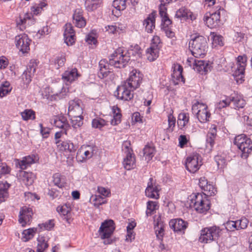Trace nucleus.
Wrapping results in <instances>:
<instances>
[{"mask_svg": "<svg viewBox=\"0 0 252 252\" xmlns=\"http://www.w3.org/2000/svg\"><path fill=\"white\" fill-rule=\"evenodd\" d=\"M247 57L246 55L239 56L237 58V68L233 73L235 80L238 84L244 81V72L247 65Z\"/></svg>", "mask_w": 252, "mask_h": 252, "instance_id": "nucleus-8", "label": "nucleus"}, {"mask_svg": "<svg viewBox=\"0 0 252 252\" xmlns=\"http://www.w3.org/2000/svg\"><path fill=\"white\" fill-rule=\"evenodd\" d=\"M127 4L128 0H114L113 2V6L119 11L125 10Z\"/></svg>", "mask_w": 252, "mask_h": 252, "instance_id": "nucleus-52", "label": "nucleus"}, {"mask_svg": "<svg viewBox=\"0 0 252 252\" xmlns=\"http://www.w3.org/2000/svg\"><path fill=\"white\" fill-rule=\"evenodd\" d=\"M133 90L130 89V88L123 82L120 86H118L114 92V95L118 99L128 101L133 98Z\"/></svg>", "mask_w": 252, "mask_h": 252, "instance_id": "nucleus-11", "label": "nucleus"}, {"mask_svg": "<svg viewBox=\"0 0 252 252\" xmlns=\"http://www.w3.org/2000/svg\"><path fill=\"white\" fill-rule=\"evenodd\" d=\"M19 176L27 186L32 185L35 179V175L33 173L25 171H20Z\"/></svg>", "mask_w": 252, "mask_h": 252, "instance_id": "nucleus-34", "label": "nucleus"}, {"mask_svg": "<svg viewBox=\"0 0 252 252\" xmlns=\"http://www.w3.org/2000/svg\"><path fill=\"white\" fill-rule=\"evenodd\" d=\"M201 158L198 154H193L188 157L186 161L185 166L186 169L190 173H195L199 170L201 163H199V160Z\"/></svg>", "mask_w": 252, "mask_h": 252, "instance_id": "nucleus-17", "label": "nucleus"}, {"mask_svg": "<svg viewBox=\"0 0 252 252\" xmlns=\"http://www.w3.org/2000/svg\"><path fill=\"white\" fill-rule=\"evenodd\" d=\"M71 210L69 204H64L57 208V212L64 216L67 215Z\"/></svg>", "mask_w": 252, "mask_h": 252, "instance_id": "nucleus-57", "label": "nucleus"}, {"mask_svg": "<svg viewBox=\"0 0 252 252\" xmlns=\"http://www.w3.org/2000/svg\"><path fill=\"white\" fill-rule=\"evenodd\" d=\"M36 232V228H30L25 230L22 233V239L25 242H27L32 239Z\"/></svg>", "mask_w": 252, "mask_h": 252, "instance_id": "nucleus-47", "label": "nucleus"}, {"mask_svg": "<svg viewBox=\"0 0 252 252\" xmlns=\"http://www.w3.org/2000/svg\"><path fill=\"white\" fill-rule=\"evenodd\" d=\"M202 193H193L190 195V205L199 213H205L210 208L209 196Z\"/></svg>", "mask_w": 252, "mask_h": 252, "instance_id": "nucleus-3", "label": "nucleus"}, {"mask_svg": "<svg viewBox=\"0 0 252 252\" xmlns=\"http://www.w3.org/2000/svg\"><path fill=\"white\" fill-rule=\"evenodd\" d=\"M143 77V75L141 72L136 69H133L130 72L128 78L124 82L130 88V89L134 91L140 86Z\"/></svg>", "mask_w": 252, "mask_h": 252, "instance_id": "nucleus-9", "label": "nucleus"}, {"mask_svg": "<svg viewBox=\"0 0 252 252\" xmlns=\"http://www.w3.org/2000/svg\"><path fill=\"white\" fill-rule=\"evenodd\" d=\"M191 110L200 123H205L209 121L211 114L206 104L197 101L192 105Z\"/></svg>", "mask_w": 252, "mask_h": 252, "instance_id": "nucleus-6", "label": "nucleus"}, {"mask_svg": "<svg viewBox=\"0 0 252 252\" xmlns=\"http://www.w3.org/2000/svg\"><path fill=\"white\" fill-rule=\"evenodd\" d=\"M53 182L55 186L62 189L65 184V179L64 176L59 173H56L53 175Z\"/></svg>", "mask_w": 252, "mask_h": 252, "instance_id": "nucleus-41", "label": "nucleus"}, {"mask_svg": "<svg viewBox=\"0 0 252 252\" xmlns=\"http://www.w3.org/2000/svg\"><path fill=\"white\" fill-rule=\"evenodd\" d=\"M187 62L190 66L192 65L195 71L202 75L206 74L210 70L211 65L209 62L193 58L188 59Z\"/></svg>", "mask_w": 252, "mask_h": 252, "instance_id": "nucleus-10", "label": "nucleus"}, {"mask_svg": "<svg viewBox=\"0 0 252 252\" xmlns=\"http://www.w3.org/2000/svg\"><path fill=\"white\" fill-rule=\"evenodd\" d=\"M211 36L212 40V46L213 47H216L220 45V36L215 32H211Z\"/></svg>", "mask_w": 252, "mask_h": 252, "instance_id": "nucleus-60", "label": "nucleus"}, {"mask_svg": "<svg viewBox=\"0 0 252 252\" xmlns=\"http://www.w3.org/2000/svg\"><path fill=\"white\" fill-rule=\"evenodd\" d=\"M47 5V3L44 1H40L38 3H34L31 7V13L29 14H31L32 18H33L34 15H37L40 14L42 11L43 8L46 6Z\"/></svg>", "mask_w": 252, "mask_h": 252, "instance_id": "nucleus-40", "label": "nucleus"}, {"mask_svg": "<svg viewBox=\"0 0 252 252\" xmlns=\"http://www.w3.org/2000/svg\"><path fill=\"white\" fill-rule=\"evenodd\" d=\"M198 184L202 190L204 191L202 194H207V195H214L217 192L216 188L213 184L209 183L204 177H202L199 179Z\"/></svg>", "mask_w": 252, "mask_h": 252, "instance_id": "nucleus-26", "label": "nucleus"}, {"mask_svg": "<svg viewBox=\"0 0 252 252\" xmlns=\"http://www.w3.org/2000/svg\"><path fill=\"white\" fill-rule=\"evenodd\" d=\"M169 225L174 232L177 233H184L188 226V223L182 219H173L169 222Z\"/></svg>", "mask_w": 252, "mask_h": 252, "instance_id": "nucleus-21", "label": "nucleus"}, {"mask_svg": "<svg viewBox=\"0 0 252 252\" xmlns=\"http://www.w3.org/2000/svg\"><path fill=\"white\" fill-rule=\"evenodd\" d=\"M156 16V12H152L143 22L145 31L148 33H152L155 28Z\"/></svg>", "mask_w": 252, "mask_h": 252, "instance_id": "nucleus-29", "label": "nucleus"}, {"mask_svg": "<svg viewBox=\"0 0 252 252\" xmlns=\"http://www.w3.org/2000/svg\"><path fill=\"white\" fill-rule=\"evenodd\" d=\"M220 232V228L216 226L205 228L201 230L199 241L204 243H210L213 241H216L220 247L219 240Z\"/></svg>", "mask_w": 252, "mask_h": 252, "instance_id": "nucleus-4", "label": "nucleus"}, {"mask_svg": "<svg viewBox=\"0 0 252 252\" xmlns=\"http://www.w3.org/2000/svg\"><path fill=\"white\" fill-rule=\"evenodd\" d=\"M12 88L10 87V83L8 81L2 82L0 85V97L2 98L11 92Z\"/></svg>", "mask_w": 252, "mask_h": 252, "instance_id": "nucleus-45", "label": "nucleus"}, {"mask_svg": "<svg viewBox=\"0 0 252 252\" xmlns=\"http://www.w3.org/2000/svg\"><path fill=\"white\" fill-rule=\"evenodd\" d=\"M63 32V39L64 42L67 46H72L76 40L75 32L73 27L70 23H67L65 25Z\"/></svg>", "mask_w": 252, "mask_h": 252, "instance_id": "nucleus-22", "label": "nucleus"}, {"mask_svg": "<svg viewBox=\"0 0 252 252\" xmlns=\"http://www.w3.org/2000/svg\"><path fill=\"white\" fill-rule=\"evenodd\" d=\"M217 126L215 125H212L210 128L209 131L206 136V146L211 150L215 144V140L217 135Z\"/></svg>", "mask_w": 252, "mask_h": 252, "instance_id": "nucleus-30", "label": "nucleus"}, {"mask_svg": "<svg viewBox=\"0 0 252 252\" xmlns=\"http://www.w3.org/2000/svg\"><path fill=\"white\" fill-rule=\"evenodd\" d=\"M108 125V122L100 118H96L93 119L92 126L93 128L101 129L104 126Z\"/></svg>", "mask_w": 252, "mask_h": 252, "instance_id": "nucleus-48", "label": "nucleus"}, {"mask_svg": "<svg viewBox=\"0 0 252 252\" xmlns=\"http://www.w3.org/2000/svg\"><path fill=\"white\" fill-rule=\"evenodd\" d=\"M114 222L112 220H106L103 222L99 229V233L102 239H108L111 237L114 230Z\"/></svg>", "mask_w": 252, "mask_h": 252, "instance_id": "nucleus-15", "label": "nucleus"}, {"mask_svg": "<svg viewBox=\"0 0 252 252\" xmlns=\"http://www.w3.org/2000/svg\"><path fill=\"white\" fill-rule=\"evenodd\" d=\"M159 14L161 18V29L162 30L171 28L172 21L169 18L167 11H160Z\"/></svg>", "mask_w": 252, "mask_h": 252, "instance_id": "nucleus-37", "label": "nucleus"}, {"mask_svg": "<svg viewBox=\"0 0 252 252\" xmlns=\"http://www.w3.org/2000/svg\"><path fill=\"white\" fill-rule=\"evenodd\" d=\"M223 225H224L225 229L227 230V231H233L235 229H237V223L236 221H228L225 223H224Z\"/></svg>", "mask_w": 252, "mask_h": 252, "instance_id": "nucleus-64", "label": "nucleus"}, {"mask_svg": "<svg viewBox=\"0 0 252 252\" xmlns=\"http://www.w3.org/2000/svg\"><path fill=\"white\" fill-rule=\"evenodd\" d=\"M155 230L157 238L160 241H162L164 235V224L162 222L158 221L155 226Z\"/></svg>", "mask_w": 252, "mask_h": 252, "instance_id": "nucleus-44", "label": "nucleus"}, {"mask_svg": "<svg viewBox=\"0 0 252 252\" xmlns=\"http://www.w3.org/2000/svg\"><path fill=\"white\" fill-rule=\"evenodd\" d=\"M11 168L6 162L0 163V178L11 173Z\"/></svg>", "mask_w": 252, "mask_h": 252, "instance_id": "nucleus-55", "label": "nucleus"}, {"mask_svg": "<svg viewBox=\"0 0 252 252\" xmlns=\"http://www.w3.org/2000/svg\"><path fill=\"white\" fill-rule=\"evenodd\" d=\"M125 147L127 149L126 158H124L123 161V165L125 168L126 170H130L135 166V159L133 154L131 153L128 146L126 145Z\"/></svg>", "mask_w": 252, "mask_h": 252, "instance_id": "nucleus-31", "label": "nucleus"}, {"mask_svg": "<svg viewBox=\"0 0 252 252\" xmlns=\"http://www.w3.org/2000/svg\"><path fill=\"white\" fill-rule=\"evenodd\" d=\"M73 24L78 28H84L86 25V20L84 17L83 11L81 9H76L72 16Z\"/></svg>", "mask_w": 252, "mask_h": 252, "instance_id": "nucleus-27", "label": "nucleus"}, {"mask_svg": "<svg viewBox=\"0 0 252 252\" xmlns=\"http://www.w3.org/2000/svg\"><path fill=\"white\" fill-rule=\"evenodd\" d=\"M159 190L153 178H150L145 189V195L150 198L158 199L159 197Z\"/></svg>", "mask_w": 252, "mask_h": 252, "instance_id": "nucleus-25", "label": "nucleus"}, {"mask_svg": "<svg viewBox=\"0 0 252 252\" xmlns=\"http://www.w3.org/2000/svg\"><path fill=\"white\" fill-rule=\"evenodd\" d=\"M162 47V43L158 35H154L151 40L150 47L147 49V59L150 62L155 61L159 56V51Z\"/></svg>", "mask_w": 252, "mask_h": 252, "instance_id": "nucleus-7", "label": "nucleus"}, {"mask_svg": "<svg viewBox=\"0 0 252 252\" xmlns=\"http://www.w3.org/2000/svg\"><path fill=\"white\" fill-rule=\"evenodd\" d=\"M234 144L242 151L241 156L243 158H246L252 151V141L245 134H241L236 136Z\"/></svg>", "mask_w": 252, "mask_h": 252, "instance_id": "nucleus-5", "label": "nucleus"}, {"mask_svg": "<svg viewBox=\"0 0 252 252\" xmlns=\"http://www.w3.org/2000/svg\"><path fill=\"white\" fill-rule=\"evenodd\" d=\"M189 48L195 58H203L207 51V39L202 35H192L189 43Z\"/></svg>", "mask_w": 252, "mask_h": 252, "instance_id": "nucleus-2", "label": "nucleus"}, {"mask_svg": "<svg viewBox=\"0 0 252 252\" xmlns=\"http://www.w3.org/2000/svg\"><path fill=\"white\" fill-rule=\"evenodd\" d=\"M189 10L186 7H182L176 11L175 17L178 19H188Z\"/></svg>", "mask_w": 252, "mask_h": 252, "instance_id": "nucleus-51", "label": "nucleus"}, {"mask_svg": "<svg viewBox=\"0 0 252 252\" xmlns=\"http://www.w3.org/2000/svg\"><path fill=\"white\" fill-rule=\"evenodd\" d=\"M178 141H179V145L178 146L181 148H184L186 145L187 144V143L189 141V135H181L179 136L178 138Z\"/></svg>", "mask_w": 252, "mask_h": 252, "instance_id": "nucleus-61", "label": "nucleus"}, {"mask_svg": "<svg viewBox=\"0 0 252 252\" xmlns=\"http://www.w3.org/2000/svg\"><path fill=\"white\" fill-rule=\"evenodd\" d=\"M33 215L32 210L27 206L21 208L19 215V222L22 226H25L27 223L31 220Z\"/></svg>", "mask_w": 252, "mask_h": 252, "instance_id": "nucleus-24", "label": "nucleus"}, {"mask_svg": "<svg viewBox=\"0 0 252 252\" xmlns=\"http://www.w3.org/2000/svg\"><path fill=\"white\" fill-rule=\"evenodd\" d=\"M85 40L89 44H96L97 43L96 31L92 30L88 33L86 36Z\"/></svg>", "mask_w": 252, "mask_h": 252, "instance_id": "nucleus-54", "label": "nucleus"}, {"mask_svg": "<svg viewBox=\"0 0 252 252\" xmlns=\"http://www.w3.org/2000/svg\"><path fill=\"white\" fill-rule=\"evenodd\" d=\"M54 220H49L44 223L38 224V226L41 230H51L55 226Z\"/></svg>", "mask_w": 252, "mask_h": 252, "instance_id": "nucleus-56", "label": "nucleus"}, {"mask_svg": "<svg viewBox=\"0 0 252 252\" xmlns=\"http://www.w3.org/2000/svg\"><path fill=\"white\" fill-rule=\"evenodd\" d=\"M29 21L28 24H34L35 22V20L31 14L27 12L23 14H20L19 16L16 19V24L17 28L20 31H23L26 28L27 22Z\"/></svg>", "mask_w": 252, "mask_h": 252, "instance_id": "nucleus-20", "label": "nucleus"}, {"mask_svg": "<svg viewBox=\"0 0 252 252\" xmlns=\"http://www.w3.org/2000/svg\"><path fill=\"white\" fill-rule=\"evenodd\" d=\"M225 98L221 100V107H225L229 105L231 102L233 103L235 109L243 108L245 104V100L240 95L235 94L231 95L229 97H224Z\"/></svg>", "mask_w": 252, "mask_h": 252, "instance_id": "nucleus-13", "label": "nucleus"}, {"mask_svg": "<svg viewBox=\"0 0 252 252\" xmlns=\"http://www.w3.org/2000/svg\"><path fill=\"white\" fill-rule=\"evenodd\" d=\"M112 111L113 117L111 121V124L113 126H116L121 122L122 114L121 110L117 106H113L112 108Z\"/></svg>", "mask_w": 252, "mask_h": 252, "instance_id": "nucleus-39", "label": "nucleus"}, {"mask_svg": "<svg viewBox=\"0 0 252 252\" xmlns=\"http://www.w3.org/2000/svg\"><path fill=\"white\" fill-rule=\"evenodd\" d=\"M141 54L140 47L138 45L131 46L127 50L122 48L117 49L112 54L110 64L119 68H124L130 60L131 56L139 57Z\"/></svg>", "mask_w": 252, "mask_h": 252, "instance_id": "nucleus-1", "label": "nucleus"}, {"mask_svg": "<svg viewBox=\"0 0 252 252\" xmlns=\"http://www.w3.org/2000/svg\"><path fill=\"white\" fill-rule=\"evenodd\" d=\"M95 147L94 146L86 145L83 146L79 149L76 156L77 161L83 162L87 159L91 158L94 154Z\"/></svg>", "mask_w": 252, "mask_h": 252, "instance_id": "nucleus-12", "label": "nucleus"}, {"mask_svg": "<svg viewBox=\"0 0 252 252\" xmlns=\"http://www.w3.org/2000/svg\"><path fill=\"white\" fill-rule=\"evenodd\" d=\"M90 200L94 205L96 207H99L100 205L106 203V201L104 200V198L100 195L95 194L92 195Z\"/></svg>", "mask_w": 252, "mask_h": 252, "instance_id": "nucleus-49", "label": "nucleus"}, {"mask_svg": "<svg viewBox=\"0 0 252 252\" xmlns=\"http://www.w3.org/2000/svg\"><path fill=\"white\" fill-rule=\"evenodd\" d=\"M112 56V54L109 57V62L104 59L101 60L99 62V71L98 72V76L100 79H103L108 76L109 74L111 72V69L109 67L110 66H113L115 68H118V67L115 66L114 65H112L110 64V60L111 59V57Z\"/></svg>", "mask_w": 252, "mask_h": 252, "instance_id": "nucleus-18", "label": "nucleus"}, {"mask_svg": "<svg viewBox=\"0 0 252 252\" xmlns=\"http://www.w3.org/2000/svg\"><path fill=\"white\" fill-rule=\"evenodd\" d=\"M34 75L30 74L26 70L24 71L20 77L21 83L20 87L21 89L27 88L32 81V78Z\"/></svg>", "mask_w": 252, "mask_h": 252, "instance_id": "nucleus-36", "label": "nucleus"}, {"mask_svg": "<svg viewBox=\"0 0 252 252\" xmlns=\"http://www.w3.org/2000/svg\"><path fill=\"white\" fill-rule=\"evenodd\" d=\"M189 122V114L187 112H181L178 115L177 125L178 127L183 130L186 129V127Z\"/></svg>", "mask_w": 252, "mask_h": 252, "instance_id": "nucleus-32", "label": "nucleus"}, {"mask_svg": "<svg viewBox=\"0 0 252 252\" xmlns=\"http://www.w3.org/2000/svg\"><path fill=\"white\" fill-rule=\"evenodd\" d=\"M158 203L156 201L149 200L147 202L146 217L151 216L158 208Z\"/></svg>", "mask_w": 252, "mask_h": 252, "instance_id": "nucleus-46", "label": "nucleus"}, {"mask_svg": "<svg viewBox=\"0 0 252 252\" xmlns=\"http://www.w3.org/2000/svg\"><path fill=\"white\" fill-rule=\"evenodd\" d=\"M54 125L56 127L64 130V133L65 134H67V131L70 127L66 118L64 116H60L55 118L54 120Z\"/></svg>", "mask_w": 252, "mask_h": 252, "instance_id": "nucleus-33", "label": "nucleus"}, {"mask_svg": "<svg viewBox=\"0 0 252 252\" xmlns=\"http://www.w3.org/2000/svg\"><path fill=\"white\" fill-rule=\"evenodd\" d=\"M220 7L216 12L210 14L209 16L206 14L203 18L204 21L207 26L211 28H219L220 25Z\"/></svg>", "mask_w": 252, "mask_h": 252, "instance_id": "nucleus-16", "label": "nucleus"}, {"mask_svg": "<svg viewBox=\"0 0 252 252\" xmlns=\"http://www.w3.org/2000/svg\"><path fill=\"white\" fill-rule=\"evenodd\" d=\"M173 73L172 74V82L174 85H178L180 82L184 83L185 79L182 75L183 67L180 64H177L172 67Z\"/></svg>", "mask_w": 252, "mask_h": 252, "instance_id": "nucleus-28", "label": "nucleus"}, {"mask_svg": "<svg viewBox=\"0 0 252 252\" xmlns=\"http://www.w3.org/2000/svg\"><path fill=\"white\" fill-rule=\"evenodd\" d=\"M15 164L16 167L19 168L21 169L20 171H24V170L27 169L29 166L27 164L26 161L23 158L22 159H15Z\"/></svg>", "mask_w": 252, "mask_h": 252, "instance_id": "nucleus-62", "label": "nucleus"}, {"mask_svg": "<svg viewBox=\"0 0 252 252\" xmlns=\"http://www.w3.org/2000/svg\"><path fill=\"white\" fill-rule=\"evenodd\" d=\"M72 127L74 129L80 128L83 124L84 117L81 116H69Z\"/></svg>", "mask_w": 252, "mask_h": 252, "instance_id": "nucleus-43", "label": "nucleus"}, {"mask_svg": "<svg viewBox=\"0 0 252 252\" xmlns=\"http://www.w3.org/2000/svg\"><path fill=\"white\" fill-rule=\"evenodd\" d=\"M65 57L64 54H59L56 57L54 60V64L57 65V68L63 66L65 62Z\"/></svg>", "mask_w": 252, "mask_h": 252, "instance_id": "nucleus-58", "label": "nucleus"}, {"mask_svg": "<svg viewBox=\"0 0 252 252\" xmlns=\"http://www.w3.org/2000/svg\"><path fill=\"white\" fill-rule=\"evenodd\" d=\"M143 151V156L145 157V160L147 162L152 159L156 153L155 148L153 146L150 145H145Z\"/></svg>", "mask_w": 252, "mask_h": 252, "instance_id": "nucleus-38", "label": "nucleus"}, {"mask_svg": "<svg viewBox=\"0 0 252 252\" xmlns=\"http://www.w3.org/2000/svg\"><path fill=\"white\" fill-rule=\"evenodd\" d=\"M37 64L35 60H31L29 63L26 70L28 72H30V74L34 75L37 67Z\"/></svg>", "mask_w": 252, "mask_h": 252, "instance_id": "nucleus-59", "label": "nucleus"}, {"mask_svg": "<svg viewBox=\"0 0 252 252\" xmlns=\"http://www.w3.org/2000/svg\"><path fill=\"white\" fill-rule=\"evenodd\" d=\"M37 252H43L48 247L47 241L44 237L42 236L37 239Z\"/></svg>", "mask_w": 252, "mask_h": 252, "instance_id": "nucleus-50", "label": "nucleus"}, {"mask_svg": "<svg viewBox=\"0 0 252 252\" xmlns=\"http://www.w3.org/2000/svg\"><path fill=\"white\" fill-rule=\"evenodd\" d=\"M81 76L76 68H68L62 74V79L66 86L75 81Z\"/></svg>", "mask_w": 252, "mask_h": 252, "instance_id": "nucleus-23", "label": "nucleus"}, {"mask_svg": "<svg viewBox=\"0 0 252 252\" xmlns=\"http://www.w3.org/2000/svg\"><path fill=\"white\" fill-rule=\"evenodd\" d=\"M83 104L80 99L69 101L68 115L69 116H81L83 113Z\"/></svg>", "mask_w": 252, "mask_h": 252, "instance_id": "nucleus-19", "label": "nucleus"}, {"mask_svg": "<svg viewBox=\"0 0 252 252\" xmlns=\"http://www.w3.org/2000/svg\"><path fill=\"white\" fill-rule=\"evenodd\" d=\"M31 41L28 35L25 33L15 36L16 46L23 54L27 53L30 50Z\"/></svg>", "mask_w": 252, "mask_h": 252, "instance_id": "nucleus-14", "label": "nucleus"}, {"mask_svg": "<svg viewBox=\"0 0 252 252\" xmlns=\"http://www.w3.org/2000/svg\"><path fill=\"white\" fill-rule=\"evenodd\" d=\"M11 185L5 181H0V203L4 201L8 197V189Z\"/></svg>", "mask_w": 252, "mask_h": 252, "instance_id": "nucleus-35", "label": "nucleus"}, {"mask_svg": "<svg viewBox=\"0 0 252 252\" xmlns=\"http://www.w3.org/2000/svg\"><path fill=\"white\" fill-rule=\"evenodd\" d=\"M101 0H85V7L88 12L93 11L100 6Z\"/></svg>", "mask_w": 252, "mask_h": 252, "instance_id": "nucleus-42", "label": "nucleus"}, {"mask_svg": "<svg viewBox=\"0 0 252 252\" xmlns=\"http://www.w3.org/2000/svg\"><path fill=\"white\" fill-rule=\"evenodd\" d=\"M69 92V88L67 87L63 86L61 90L55 94H54V95L57 96L59 99H62L65 97L68 94Z\"/></svg>", "mask_w": 252, "mask_h": 252, "instance_id": "nucleus-63", "label": "nucleus"}, {"mask_svg": "<svg viewBox=\"0 0 252 252\" xmlns=\"http://www.w3.org/2000/svg\"><path fill=\"white\" fill-rule=\"evenodd\" d=\"M22 119L25 121L33 120L35 119V112L32 109H26L21 112Z\"/></svg>", "mask_w": 252, "mask_h": 252, "instance_id": "nucleus-53", "label": "nucleus"}]
</instances>
